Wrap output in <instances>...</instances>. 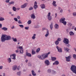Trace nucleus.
<instances>
[{
	"mask_svg": "<svg viewBox=\"0 0 76 76\" xmlns=\"http://www.w3.org/2000/svg\"><path fill=\"white\" fill-rule=\"evenodd\" d=\"M10 36L6 35H3L1 37V41L2 42H4L5 41L10 39Z\"/></svg>",
	"mask_w": 76,
	"mask_h": 76,
	"instance_id": "f257e3e1",
	"label": "nucleus"
},
{
	"mask_svg": "<svg viewBox=\"0 0 76 76\" xmlns=\"http://www.w3.org/2000/svg\"><path fill=\"white\" fill-rule=\"evenodd\" d=\"M50 54V52H48L47 53H45L44 54H42L41 56V57H42L41 58V60H44L45 59V58H47L48 57V55Z\"/></svg>",
	"mask_w": 76,
	"mask_h": 76,
	"instance_id": "f03ea898",
	"label": "nucleus"
},
{
	"mask_svg": "<svg viewBox=\"0 0 76 76\" xmlns=\"http://www.w3.org/2000/svg\"><path fill=\"white\" fill-rule=\"evenodd\" d=\"M71 70L73 73L76 74V66L74 65H72L71 66Z\"/></svg>",
	"mask_w": 76,
	"mask_h": 76,
	"instance_id": "7ed1b4c3",
	"label": "nucleus"
},
{
	"mask_svg": "<svg viewBox=\"0 0 76 76\" xmlns=\"http://www.w3.org/2000/svg\"><path fill=\"white\" fill-rule=\"evenodd\" d=\"M63 42H64V43L65 44H68V45L67 46V47H69V39L66 38H64Z\"/></svg>",
	"mask_w": 76,
	"mask_h": 76,
	"instance_id": "20e7f679",
	"label": "nucleus"
},
{
	"mask_svg": "<svg viewBox=\"0 0 76 76\" xmlns=\"http://www.w3.org/2000/svg\"><path fill=\"white\" fill-rule=\"evenodd\" d=\"M18 48H19L20 50V54H23V48L22 46H19Z\"/></svg>",
	"mask_w": 76,
	"mask_h": 76,
	"instance_id": "39448f33",
	"label": "nucleus"
},
{
	"mask_svg": "<svg viewBox=\"0 0 76 76\" xmlns=\"http://www.w3.org/2000/svg\"><path fill=\"white\" fill-rule=\"evenodd\" d=\"M50 15H51V13L49 12L48 14V19L49 20H51V19H52L51 16Z\"/></svg>",
	"mask_w": 76,
	"mask_h": 76,
	"instance_id": "423d86ee",
	"label": "nucleus"
},
{
	"mask_svg": "<svg viewBox=\"0 0 76 76\" xmlns=\"http://www.w3.org/2000/svg\"><path fill=\"white\" fill-rule=\"evenodd\" d=\"M16 54L14 53L12 54L11 55H10V57L12 59H13V60H15L16 59Z\"/></svg>",
	"mask_w": 76,
	"mask_h": 76,
	"instance_id": "0eeeda50",
	"label": "nucleus"
},
{
	"mask_svg": "<svg viewBox=\"0 0 76 76\" xmlns=\"http://www.w3.org/2000/svg\"><path fill=\"white\" fill-rule=\"evenodd\" d=\"M56 48L57 49L58 52L62 53V49H61V48L58 47V46H57Z\"/></svg>",
	"mask_w": 76,
	"mask_h": 76,
	"instance_id": "6e6552de",
	"label": "nucleus"
},
{
	"mask_svg": "<svg viewBox=\"0 0 76 76\" xmlns=\"http://www.w3.org/2000/svg\"><path fill=\"white\" fill-rule=\"evenodd\" d=\"M65 58H66V61H70V59L71 58V56H68V57H66Z\"/></svg>",
	"mask_w": 76,
	"mask_h": 76,
	"instance_id": "1a4fd4ad",
	"label": "nucleus"
},
{
	"mask_svg": "<svg viewBox=\"0 0 76 76\" xmlns=\"http://www.w3.org/2000/svg\"><path fill=\"white\" fill-rule=\"evenodd\" d=\"M27 5H28V3H25L24 4L21 6V7L22 9L25 8Z\"/></svg>",
	"mask_w": 76,
	"mask_h": 76,
	"instance_id": "9d476101",
	"label": "nucleus"
},
{
	"mask_svg": "<svg viewBox=\"0 0 76 76\" xmlns=\"http://www.w3.org/2000/svg\"><path fill=\"white\" fill-rule=\"evenodd\" d=\"M45 63L46 66H48L50 64V62L48 60L45 61Z\"/></svg>",
	"mask_w": 76,
	"mask_h": 76,
	"instance_id": "9b49d317",
	"label": "nucleus"
},
{
	"mask_svg": "<svg viewBox=\"0 0 76 76\" xmlns=\"http://www.w3.org/2000/svg\"><path fill=\"white\" fill-rule=\"evenodd\" d=\"M40 7L42 9H45V6L44 4H42L40 5Z\"/></svg>",
	"mask_w": 76,
	"mask_h": 76,
	"instance_id": "f8f14e48",
	"label": "nucleus"
},
{
	"mask_svg": "<svg viewBox=\"0 0 76 76\" xmlns=\"http://www.w3.org/2000/svg\"><path fill=\"white\" fill-rule=\"evenodd\" d=\"M64 50L65 51H66V52H69V49L67 47H64Z\"/></svg>",
	"mask_w": 76,
	"mask_h": 76,
	"instance_id": "ddd939ff",
	"label": "nucleus"
},
{
	"mask_svg": "<svg viewBox=\"0 0 76 76\" xmlns=\"http://www.w3.org/2000/svg\"><path fill=\"white\" fill-rule=\"evenodd\" d=\"M69 34L70 36H72V35H75V33L73 31H71L69 32Z\"/></svg>",
	"mask_w": 76,
	"mask_h": 76,
	"instance_id": "4468645a",
	"label": "nucleus"
},
{
	"mask_svg": "<svg viewBox=\"0 0 76 76\" xmlns=\"http://www.w3.org/2000/svg\"><path fill=\"white\" fill-rule=\"evenodd\" d=\"M59 64V62L58 61H56L54 63H53V65L56 64V65H58Z\"/></svg>",
	"mask_w": 76,
	"mask_h": 76,
	"instance_id": "2eb2a0df",
	"label": "nucleus"
},
{
	"mask_svg": "<svg viewBox=\"0 0 76 76\" xmlns=\"http://www.w3.org/2000/svg\"><path fill=\"white\" fill-rule=\"evenodd\" d=\"M56 1H53L52 4L53 6H54V7H57V4H56Z\"/></svg>",
	"mask_w": 76,
	"mask_h": 76,
	"instance_id": "dca6fc26",
	"label": "nucleus"
},
{
	"mask_svg": "<svg viewBox=\"0 0 76 76\" xmlns=\"http://www.w3.org/2000/svg\"><path fill=\"white\" fill-rule=\"evenodd\" d=\"M31 73L33 76H35L36 75V73H35V72H34V70H32L31 71Z\"/></svg>",
	"mask_w": 76,
	"mask_h": 76,
	"instance_id": "f3484780",
	"label": "nucleus"
},
{
	"mask_svg": "<svg viewBox=\"0 0 76 76\" xmlns=\"http://www.w3.org/2000/svg\"><path fill=\"white\" fill-rule=\"evenodd\" d=\"M16 69H17V66H12V70H15Z\"/></svg>",
	"mask_w": 76,
	"mask_h": 76,
	"instance_id": "a211bd4d",
	"label": "nucleus"
},
{
	"mask_svg": "<svg viewBox=\"0 0 76 76\" xmlns=\"http://www.w3.org/2000/svg\"><path fill=\"white\" fill-rule=\"evenodd\" d=\"M65 18H62L60 20V22H64L65 20Z\"/></svg>",
	"mask_w": 76,
	"mask_h": 76,
	"instance_id": "6ab92c4d",
	"label": "nucleus"
},
{
	"mask_svg": "<svg viewBox=\"0 0 76 76\" xmlns=\"http://www.w3.org/2000/svg\"><path fill=\"white\" fill-rule=\"evenodd\" d=\"M51 58L52 61H56V58L54 57H51Z\"/></svg>",
	"mask_w": 76,
	"mask_h": 76,
	"instance_id": "aec40b11",
	"label": "nucleus"
},
{
	"mask_svg": "<svg viewBox=\"0 0 76 76\" xmlns=\"http://www.w3.org/2000/svg\"><path fill=\"white\" fill-rule=\"evenodd\" d=\"M31 18L33 19H35V16L34 14H33L31 15Z\"/></svg>",
	"mask_w": 76,
	"mask_h": 76,
	"instance_id": "412c9836",
	"label": "nucleus"
},
{
	"mask_svg": "<svg viewBox=\"0 0 76 76\" xmlns=\"http://www.w3.org/2000/svg\"><path fill=\"white\" fill-rule=\"evenodd\" d=\"M59 27L58 25L57 24H56L55 25V29H58Z\"/></svg>",
	"mask_w": 76,
	"mask_h": 76,
	"instance_id": "4be33fe9",
	"label": "nucleus"
},
{
	"mask_svg": "<svg viewBox=\"0 0 76 76\" xmlns=\"http://www.w3.org/2000/svg\"><path fill=\"white\" fill-rule=\"evenodd\" d=\"M2 30H4V31H7L8 28L6 27H4L2 28Z\"/></svg>",
	"mask_w": 76,
	"mask_h": 76,
	"instance_id": "5701e85b",
	"label": "nucleus"
},
{
	"mask_svg": "<svg viewBox=\"0 0 76 76\" xmlns=\"http://www.w3.org/2000/svg\"><path fill=\"white\" fill-rule=\"evenodd\" d=\"M48 35H49V32H48V30H47V33L45 35V37H47L48 36Z\"/></svg>",
	"mask_w": 76,
	"mask_h": 76,
	"instance_id": "b1692460",
	"label": "nucleus"
},
{
	"mask_svg": "<svg viewBox=\"0 0 76 76\" xmlns=\"http://www.w3.org/2000/svg\"><path fill=\"white\" fill-rule=\"evenodd\" d=\"M26 56H28V57H31V54L29 53H26Z\"/></svg>",
	"mask_w": 76,
	"mask_h": 76,
	"instance_id": "393cba45",
	"label": "nucleus"
},
{
	"mask_svg": "<svg viewBox=\"0 0 76 76\" xmlns=\"http://www.w3.org/2000/svg\"><path fill=\"white\" fill-rule=\"evenodd\" d=\"M50 28L51 30H52V29H53V23H52L50 25Z\"/></svg>",
	"mask_w": 76,
	"mask_h": 76,
	"instance_id": "a878e982",
	"label": "nucleus"
},
{
	"mask_svg": "<svg viewBox=\"0 0 76 76\" xmlns=\"http://www.w3.org/2000/svg\"><path fill=\"white\" fill-rule=\"evenodd\" d=\"M12 39L13 41L14 42H16V41H17V39H16V38H14L13 37H12Z\"/></svg>",
	"mask_w": 76,
	"mask_h": 76,
	"instance_id": "bb28decb",
	"label": "nucleus"
},
{
	"mask_svg": "<svg viewBox=\"0 0 76 76\" xmlns=\"http://www.w3.org/2000/svg\"><path fill=\"white\" fill-rule=\"evenodd\" d=\"M35 36H36V34H34L33 35V36L32 37V39H35V38H36Z\"/></svg>",
	"mask_w": 76,
	"mask_h": 76,
	"instance_id": "cd10ccee",
	"label": "nucleus"
},
{
	"mask_svg": "<svg viewBox=\"0 0 76 76\" xmlns=\"http://www.w3.org/2000/svg\"><path fill=\"white\" fill-rule=\"evenodd\" d=\"M38 6L37 5H34V8L36 10L37 9V8H38Z\"/></svg>",
	"mask_w": 76,
	"mask_h": 76,
	"instance_id": "c85d7f7f",
	"label": "nucleus"
},
{
	"mask_svg": "<svg viewBox=\"0 0 76 76\" xmlns=\"http://www.w3.org/2000/svg\"><path fill=\"white\" fill-rule=\"evenodd\" d=\"M35 53H36L35 52V51H34V50H32V55H34V54H35Z\"/></svg>",
	"mask_w": 76,
	"mask_h": 76,
	"instance_id": "c756f323",
	"label": "nucleus"
},
{
	"mask_svg": "<svg viewBox=\"0 0 76 76\" xmlns=\"http://www.w3.org/2000/svg\"><path fill=\"white\" fill-rule=\"evenodd\" d=\"M9 3L10 4H15V2L12 1L9 2Z\"/></svg>",
	"mask_w": 76,
	"mask_h": 76,
	"instance_id": "7c9ffc66",
	"label": "nucleus"
},
{
	"mask_svg": "<svg viewBox=\"0 0 76 76\" xmlns=\"http://www.w3.org/2000/svg\"><path fill=\"white\" fill-rule=\"evenodd\" d=\"M52 73L53 75H55V74L56 73V72L54 70H52Z\"/></svg>",
	"mask_w": 76,
	"mask_h": 76,
	"instance_id": "2f4dec72",
	"label": "nucleus"
},
{
	"mask_svg": "<svg viewBox=\"0 0 76 76\" xmlns=\"http://www.w3.org/2000/svg\"><path fill=\"white\" fill-rule=\"evenodd\" d=\"M31 20H29L27 22L28 24V25H30V24L31 23Z\"/></svg>",
	"mask_w": 76,
	"mask_h": 76,
	"instance_id": "473e14b6",
	"label": "nucleus"
},
{
	"mask_svg": "<svg viewBox=\"0 0 76 76\" xmlns=\"http://www.w3.org/2000/svg\"><path fill=\"white\" fill-rule=\"evenodd\" d=\"M62 23L64 25H66L67 22H66V21H63L62 22Z\"/></svg>",
	"mask_w": 76,
	"mask_h": 76,
	"instance_id": "72a5a7b5",
	"label": "nucleus"
},
{
	"mask_svg": "<svg viewBox=\"0 0 76 76\" xmlns=\"http://www.w3.org/2000/svg\"><path fill=\"white\" fill-rule=\"evenodd\" d=\"M4 20V18L2 17H1L0 18V21H3Z\"/></svg>",
	"mask_w": 76,
	"mask_h": 76,
	"instance_id": "f704fd0d",
	"label": "nucleus"
},
{
	"mask_svg": "<svg viewBox=\"0 0 76 76\" xmlns=\"http://www.w3.org/2000/svg\"><path fill=\"white\" fill-rule=\"evenodd\" d=\"M68 26H69V27H70V26H72V24L70 23H69L68 24Z\"/></svg>",
	"mask_w": 76,
	"mask_h": 76,
	"instance_id": "c9c22d12",
	"label": "nucleus"
},
{
	"mask_svg": "<svg viewBox=\"0 0 76 76\" xmlns=\"http://www.w3.org/2000/svg\"><path fill=\"white\" fill-rule=\"evenodd\" d=\"M12 9L13 10H14V11H16V7H13V8H12Z\"/></svg>",
	"mask_w": 76,
	"mask_h": 76,
	"instance_id": "e433bc0d",
	"label": "nucleus"
},
{
	"mask_svg": "<svg viewBox=\"0 0 76 76\" xmlns=\"http://www.w3.org/2000/svg\"><path fill=\"white\" fill-rule=\"evenodd\" d=\"M48 73H51V72L52 70L50 69H49L47 70Z\"/></svg>",
	"mask_w": 76,
	"mask_h": 76,
	"instance_id": "4c0bfd02",
	"label": "nucleus"
},
{
	"mask_svg": "<svg viewBox=\"0 0 76 76\" xmlns=\"http://www.w3.org/2000/svg\"><path fill=\"white\" fill-rule=\"evenodd\" d=\"M8 63H10L11 62V59L10 58H9L8 59Z\"/></svg>",
	"mask_w": 76,
	"mask_h": 76,
	"instance_id": "58836bf2",
	"label": "nucleus"
},
{
	"mask_svg": "<svg viewBox=\"0 0 76 76\" xmlns=\"http://www.w3.org/2000/svg\"><path fill=\"white\" fill-rule=\"evenodd\" d=\"M55 44H56V45H58V44H59V42H58V41L56 40V42H55Z\"/></svg>",
	"mask_w": 76,
	"mask_h": 76,
	"instance_id": "ea45409f",
	"label": "nucleus"
},
{
	"mask_svg": "<svg viewBox=\"0 0 76 76\" xmlns=\"http://www.w3.org/2000/svg\"><path fill=\"white\" fill-rule=\"evenodd\" d=\"M19 26L20 27V28H23L24 26H23V25H19Z\"/></svg>",
	"mask_w": 76,
	"mask_h": 76,
	"instance_id": "a19ab883",
	"label": "nucleus"
},
{
	"mask_svg": "<svg viewBox=\"0 0 76 76\" xmlns=\"http://www.w3.org/2000/svg\"><path fill=\"white\" fill-rule=\"evenodd\" d=\"M73 57L74 59L76 60V54H74L73 55Z\"/></svg>",
	"mask_w": 76,
	"mask_h": 76,
	"instance_id": "79ce46f5",
	"label": "nucleus"
},
{
	"mask_svg": "<svg viewBox=\"0 0 76 76\" xmlns=\"http://www.w3.org/2000/svg\"><path fill=\"white\" fill-rule=\"evenodd\" d=\"M39 51H40V48H39L37 50L36 52L37 53H38Z\"/></svg>",
	"mask_w": 76,
	"mask_h": 76,
	"instance_id": "37998d69",
	"label": "nucleus"
},
{
	"mask_svg": "<svg viewBox=\"0 0 76 76\" xmlns=\"http://www.w3.org/2000/svg\"><path fill=\"white\" fill-rule=\"evenodd\" d=\"M21 74V72H18L17 73V75H19V76H20V75Z\"/></svg>",
	"mask_w": 76,
	"mask_h": 76,
	"instance_id": "c03bdc74",
	"label": "nucleus"
},
{
	"mask_svg": "<svg viewBox=\"0 0 76 76\" xmlns=\"http://www.w3.org/2000/svg\"><path fill=\"white\" fill-rule=\"evenodd\" d=\"M37 57H38V58H40L41 60V58H42V57L41 56L38 55Z\"/></svg>",
	"mask_w": 76,
	"mask_h": 76,
	"instance_id": "a18cd8bd",
	"label": "nucleus"
},
{
	"mask_svg": "<svg viewBox=\"0 0 76 76\" xmlns=\"http://www.w3.org/2000/svg\"><path fill=\"white\" fill-rule=\"evenodd\" d=\"M33 9V7H30V8H29V10H32Z\"/></svg>",
	"mask_w": 76,
	"mask_h": 76,
	"instance_id": "49530a36",
	"label": "nucleus"
},
{
	"mask_svg": "<svg viewBox=\"0 0 76 76\" xmlns=\"http://www.w3.org/2000/svg\"><path fill=\"white\" fill-rule=\"evenodd\" d=\"M61 39L60 38H58L57 39V41H61Z\"/></svg>",
	"mask_w": 76,
	"mask_h": 76,
	"instance_id": "de8ad7c7",
	"label": "nucleus"
},
{
	"mask_svg": "<svg viewBox=\"0 0 76 76\" xmlns=\"http://www.w3.org/2000/svg\"><path fill=\"white\" fill-rule=\"evenodd\" d=\"M14 20H15V21H16V22H18V18H14Z\"/></svg>",
	"mask_w": 76,
	"mask_h": 76,
	"instance_id": "09e8293b",
	"label": "nucleus"
},
{
	"mask_svg": "<svg viewBox=\"0 0 76 76\" xmlns=\"http://www.w3.org/2000/svg\"><path fill=\"white\" fill-rule=\"evenodd\" d=\"M25 29H26V30H28V29H29V27H26L25 28Z\"/></svg>",
	"mask_w": 76,
	"mask_h": 76,
	"instance_id": "8fccbe9b",
	"label": "nucleus"
},
{
	"mask_svg": "<svg viewBox=\"0 0 76 76\" xmlns=\"http://www.w3.org/2000/svg\"><path fill=\"white\" fill-rule=\"evenodd\" d=\"M10 1V0H6L5 2L6 3H9Z\"/></svg>",
	"mask_w": 76,
	"mask_h": 76,
	"instance_id": "3c124183",
	"label": "nucleus"
},
{
	"mask_svg": "<svg viewBox=\"0 0 76 76\" xmlns=\"http://www.w3.org/2000/svg\"><path fill=\"white\" fill-rule=\"evenodd\" d=\"M73 15L74 16H76V12H74L73 13Z\"/></svg>",
	"mask_w": 76,
	"mask_h": 76,
	"instance_id": "603ef678",
	"label": "nucleus"
},
{
	"mask_svg": "<svg viewBox=\"0 0 76 76\" xmlns=\"http://www.w3.org/2000/svg\"><path fill=\"white\" fill-rule=\"evenodd\" d=\"M15 52L16 53H17L19 52V49L18 48V50H15Z\"/></svg>",
	"mask_w": 76,
	"mask_h": 76,
	"instance_id": "864d4df0",
	"label": "nucleus"
},
{
	"mask_svg": "<svg viewBox=\"0 0 76 76\" xmlns=\"http://www.w3.org/2000/svg\"><path fill=\"white\" fill-rule=\"evenodd\" d=\"M37 1H35L34 2V5H37Z\"/></svg>",
	"mask_w": 76,
	"mask_h": 76,
	"instance_id": "5fc2aeb1",
	"label": "nucleus"
},
{
	"mask_svg": "<svg viewBox=\"0 0 76 76\" xmlns=\"http://www.w3.org/2000/svg\"><path fill=\"white\" fill-rule=\"evenodd\" d=\"M17 18L18 19H20V16H18L17 17Z\"/></svg>",
	"mask_w": 76,
	"mask_h": 76,
	"instance_id": "6e6d98bb",
	"label": "nucleus"
},
{
	"mask_svg": "<svg viewBox=\"0 0 76 76\" xmlns=\"http://www.w3.org/2000/svg\"><path fill=\"white\" fill-rule=\"evenodd\" d=\"M18 22L19 23H22V22H21V21L20 20H19Z\"/></svg>",
	"mask_w": 76,
	"mask_h": 76,
	"instance_id": "4d7b16f0",
	"label": "nucleus"
},
{
	"mask_svg": "<svg viewBox=\"0 0 76 76\" xmlns=\"http://www.w3.org/2000/svg\"><path fill=\"white\" fill-rule=\"evenodd\" d=\"M63 10H62V9H61L60 11V13H62L63 12Z\"/></svg>",
	"mask_w": 76,
	"mask_h": 76,
	"instance_id": "13d9d810",
	"label": "nucleus"
},
{
	"mask_svg": "<svg viewBox=\"0 0 76 76\" xmlns=\"http://www.w3.org/2000/svg\"><path fill=\"white\" fill-rule=\"evenodd\" d=\"M3 69V66H0V69Z\"/></svg>",
	"mask_w": 76,
	"mask_h": 76,
	"instance_id": "bf43d9fd",
	"label": "nucleus"
},
{
	"mask_svg": "<svg viewBox=\"0 0 76 76\" xmlns=\"http://www.w3.org/2000/svg\"><path fill=\"white\" fill-rule=\"evenodd\" d=\"M45 29H46V28H42V31H44V30H45Z\"/></svg>",
	"mask_w": 76,
	"mask_h": 76,
	"instance_id": "052dcab7",
	"label": "nucleus"
},
{
	"mask_svg": "<svg viewBox=\"0 0 76 76\" xmlns=\"http://www.w3.org/2000/svg\"><path fill=\"white\" fill-rule=\"evenodd\" d=\"M66 31L67 32H69V29H66Z\"/></svg>",
	"mask_w": 76,
	"mask_h": 76,
	"instance_id": "680f3d73",
	"label": "nucleus"
},
{
	"mask_svg": "<svg viewBox=\"0 0 76 76\" xmlns=\"http://www.w3.org/2000/svg\"><path fill=\"white\" fill-rule=\"evenodd\" d=\"M2 26V24H0V28H1Z\"/></svg>",
	"mask_w": 76,
	"mask_h": 76,
	"instance_id": "e2e57ef3",
	"label": "nucleus"
},
{
	"mask_svg": "<svg viewBox=\"0 0 76 76\" xmlns=\"http://www.w3.org/2000/svg\"><path fill=\"white\" fill-rule=\"evenodd\" d=\"M15 28V27L14 26H13L12 27H11V28L12 29H14V28Z\"/></svg>",
	"mask_w": 76,
	"mask_h": 76,
	"instance_id": "0e129e2a",
	"label": "nucleus"
},
{
	"mask_svg": "<svg viewBox=\"0 0 76 76\" xmlns=\"http://www.w3.org/2000/svg\"><path fill=\"white\" fill-rule=\"evenodd\" d=\"M26 63H27L28 62V60H26L25 61Z\"/></svg>",
	"mask_w": 76,
	"mask_h": 76,
	"instance_id": "69168bd1",
	"label": "nucleus"
},
{
	"mask_svg": "<svg viewBox=\"0 0 76 76\" xmlns=\"http://www.w3.org/2000/svg\"><path fill=\"white\" fill-rule=\"evenodd\" d=\"M17 69L18 70H19V67H18Z\"/></svg>",
	"mask_w": 76,
	"mask_h": 76,
	"instance_id": "338daca9",
	"label": "nucleus"
},
{
	"mask_svg": "<svg viewBox=\"0 0 76 76\" xmlns=\"http://www.w3.org/2000/svg\"><path fill=\"white\" fill-rule=\"evenodd\" d=\"M3 76H5V74L4 73H3Z\"/></svg>",
	"mask_w": 76,
	"mask_h": 76,
	"instance_id": "774afa93",
	"label": "nucleus"
}]
</instances>
